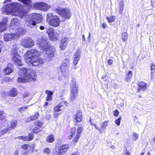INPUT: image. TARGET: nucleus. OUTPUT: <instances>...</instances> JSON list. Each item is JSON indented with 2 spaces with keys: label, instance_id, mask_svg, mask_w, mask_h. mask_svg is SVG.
<instances>
[{
  "label": "nucleus",
  "instance_id": "1",
  "mask_svg": "<svg viewBox=\"0 0 155 155\" xmlns=\"http://www.w3.org/2000/svg\"><path fill=\"white\" fill-rule=\"evenodd\" d=\"M25 55L26 58L29 59V63L32 66H36L44 63L43 59L40 57L41 52L38 50L33 49H29Z\"/></svg>",
  "mask_w": 155,
  "mask_h": 155
},
{
  "label": "nucleus",
  "instance_id": "2",
  "mask_svg": "<svg viewBox=\"0 0 155 155\" xmlns=\"http://www.w3.org/2000/svg\"><path fill=\"white\" fill-rule=\"evenodd\" d=\"M19 75L23 77H19L17 81L19 83H26L32 81H35L36 74L32 70L27 69L26 68L21 69Z\"/></svg>",
  "mask_w": 155,
  "mask_h": 155
},
{
  "label": "nucleus",
  "instance_id": "3",
  "mask_svg": "<svg viewBox=\"0 0 155 155\" xmlns=\"http://www.w3.org/2000/svg\"><path fill=\"white\" fill-rule=\"evenodd\" d=\"M83 130V127L82 126H78L77 129L75 127L71 128L70 131V134L68 137V139L71 140L76 134L72 140V142L76 144L78 141Z\"/></svg>",
  "mask_w": 155,
  "mask_h": 155
},
{
  "label": "nucleus",
  "instance_id": "4",
  "mask_svg": "<svg viewBox=\"0 0 155 155\" xmlns=\"http://www.w3.org/2000/svg\"><path fill=\"white\" fill-rule=\"evenodd\" d=\"M19 47L17 45H14L12 46L10 52L11 55L12 56L11 61L15 64L17 65L21 66L22 64L21 61V56L18 53V50L19 49Z\"/></svg>",
  "mask_w": 155,
  "mask_h": 155
},
{
  "label": "nucleus",
  "instance_id": "5",
  "mask_svg": "<svg viewBox=\"0 0 155 155\" xmlns=\"http://www.w3.org/2000/svg\"><path fill=\"white\" fill-rule=\"evenodd\" d=\"M35 127L32 129V132L28 133V136H26V141H30L33 139L34 134L39 133L42 130L44 123L40 120H36L34 122Z\"/></svg>",
  "mask_w": 155,
  "mask_h": 155
},
{
  "label": "nucleus",
  "instance_id": "6",
  "mask_svg": "<svg viewBox=\"0 0 155 155\" xmlns=\"http://www.w3.org/2000/svg\"><path fill=\"white\" fill-rule=\"evenodd\" d=\"M68 103L66 101L61 100L58 105L55 106L53 108V117L57 118L59 116V111H63L65 109L66 107L68 106Z\"/></svg>",
  "mask_w": 155,
  "mask_h": 155
},
{
  "label": "nucleus",
  "instance_id": "7",
  "mask_svg": "<svg viewBox=\"0 0 155 155\" xmlns=\"http://www.w3.org/2000/svg\"><path fill=\"white\" fill-rule=\"evenodd\" d=\"M46 21L50 25L57 27L59 25L60 20L57 15H54L52 13H49L46 15Z\"/></svg>",
  "mask_w": 155,
  "mask_h": 155
},
{
  "label": "nucleus",
  "instance_id": "8",
  "mask_svg": "<svg viewBox=\"0 0 155 155\" xmlns=\"http://www.w3.org/2000/svg\"><path fill=\"white\" fill-rule=\"evenodd\" d=\"M54 11L65 19H69L71 16L70 10L66 8L58 7L54 9Z\"/></svg>",
  "mask_w": 155,
  "mask_h": 155
},
{
  "label": "nucleus",
  "instance_id": "9",
  "mask_svg": "<svg viewBox=\"0 0 155 155\" xmlns=\"http://www.w3.org/2000/svg\"><path fill=\"white\" fill-rule=\"evenodd\" d=\"M43 17L39 14L36 13H32L30 19L28 21V23L31 25L35 26L37 24H39L43 21Z\"/></svg>",
  "mask_w": 155,
  "mask_h": 155
},
{
  "label": "nucleus",
  "instance_id": "10",
  "mask_svg": "<svg viewBox=\"0 0 155 155\" xmlns=\"http://www.w3.org/2000/svg\"><path fill=\"white\" fill-rule=\"evenodd\" d=\"M90 121L91 125L94 126L100 133H103L106 129L109 122V121L105 120L102 123H99L97 124L93 121V120L91 119V118H90Z\"/></svg>",
  "mask_w": 155,
  "mask_h": 155
},
{
  "label": "nucleus",
  "instance_id": "11",
  "mask_svg": "<svg viewBox=\"0 0 155 155\" xmlns=\"http://www.w3.org/2000/svg\"><path fill=\"white\" fill-rule=\"evenodd\" d=\"M71 98L72 100H74L77 98L78 94V88L76 81L73 79L71 81Z\"/></svg>",
  "mask_w": 155,
  "mask_h": 155
},
{
  "label": "nucleus",
  "instance_id": "12",
  "mask_svg": "<svg viewBox=\"0 0 155 155\" xmlns=\"http://www.w3.org/2000/svg\"><path fill=\"white\" fill-rule=\"evenodd\" d=\"M69 147L68 144H63L59 147L58 150H53L52 155H63L68 152Z\"/></svg>",
  "mask_w": 155,
  "mask_h": 155
},
{
  "label": "nucleus",
  "instance_id": "13",
  "mask_svg": "<svg viewBox=\"0 0 155 155\" xmlns=\"http://www.w3.org/2000/svg\"><path fill=\"white\" fill-rule=\"evenodd\" d=\"M49 39L52 41H56L58 40L59 34L55 33L54 29L52 27L48 28L46 31Z\"/></svg>",
  "mask_w": 155,
  "mask_h": 155
},
{
  "label": "nucleus",
  "instance_id": "14",
  "mask_svg": "<svg viewBox=\"0 0 155 155\" xmlns=\"http://www.w3.org/2000/svg\"><path fill=\"white\" fill-rule=\"evenodd\" d=\"M21 44L25 48H32L34 45L35 42L31 38L27 37L22 39Z\"/></svg>",
  "mask_w": 155,
  "mask_h": 155
},
{
  "label": "nucleus",
  "instance_id": "15",
  "mask_svg": "<svg viewBox=\"0 0 155 155\" xmlns=\"http://www.w3.org/2000/svg\"><path fill=\"white\" fill-rule=\"evenodd\" d=\"M34 6L36 9L44 11H47L51 8L50 6L43 2H36L34 4Z\"/></svg>",
  "mask_w": 155,
  "mask_h": 155
},
{
  "label": "nucleus",
  "instance_id": "16",
  "mask_svg": "<svg viewBox=\"0 0 155 155\" xmlns=\"http://www.w3.org/2000/svg\"><path fill=\"white\" fill-rule=\"evenodd\" d=\"M29 147L31 148V152H33L34 150V146H31V145H28L26 143H25L22 145L20 148L22 149L21 151V155H28V153L30 152L29 151L27 150Z\"/></svg>",
  "mask_w": 155,
  "mask_h": 155
},
{
  "label": "nucleus",
  "instance_id": "17",
  "mask_svg": "<svg viewBox=\"0 0 155 155\" xmlns=\"http://www.w3.org/2000/svg\"><path fill=\"white\" fill-rule=\"evenodd\" d=\"M138 87L137 88V92L139 93L141 91H145L148 87V85L147 83L143 81H139L137 84Z\"/></svg>",
  "mask_w": 155,
  "mask_h": 155
},
{
  "label": "nucleus",
  "instance_id": "18",
  "mask_svg": "<svg viewBox=\"0 0 155 155\" xmlns=\"http://www.w3.org/2000/svg\"><path fill=\"white\" fill-rule=\"evenodd\" d=\"M48 48L46 50V54L47 58L48 59H51L54 56V53L55 49L52 46H48Z\"/></svg>",
  "mask_w": 155,
  "mask_h": 155
},
{
  "label": "nucleus",
  "instance_id": "19",
  "mask_svg": "<svg viewBox=\"0 0 155 155\" xmlns=\"http://www.w3.org/2000/svg\"><path fill=\"white\" fill-rule=\"evenodd\" d=\"M69 38L63 37L60 40V43L59 45V47L62 50L64 49L68 42Z\"/></svg>",
  "mask_w": 155,
  "mask_h": 155
},
{
  "label": "nucleus",
  "instance_id": "20",
  "mask_svg": "<svg viewBox=\"0 0 155 155\" xmlns=\"http://www.w3.org/2000/svg\"><path fill=\"white\" fill-rule=\"evenodd\" d=\"M40 114L38 112L34 113L33 115H31L30 117H27L25 120L26 123H29L37 119L39 117Z\"/></svg>",
  "mask_w": 155,
  "mask_h": 155
},
{
  "label": "nucleus",
  "instance_id": "21",
  "mask_svg": "<svg viewBox=\"0 0 155 155\" xmlns=\"http://www.w3.org/2000/svg\"><path fill=\"white\" fill-rule=\"evenodd\" d=\"M11 3L6 5L3 6L2 8V11L7 14H9L12 13Z\"/></svg>",
  "mask_w": 155,
  "mask_h": 155
},
{
  "label": "nucleus",
  "instance_id": "22",
  "mask_svg": "<svg viewBox=\"0 0 155 155\" xmlns=\"http://www.w3.org/2000/svg\"><path fill=\"white\" fill-rule=\"evenodd\" d=\"M83 118V114L82 112L80 110H77L74 118L75 122L77 123H80L82 120Z\"/></svg>",
  "mask_w": 155,
  "mask_h": 155
},
{
  "label": "nucleus",
  "instance_id": "23",
  "mask_svg": "<svg viewBox=\"0 0 155 155\" xmlns=\"http://www.w3.org/2000/svg\"><path fill=\"white\" fill-rule=\"evenodd\" d=\"M70 60L68 59H65L64 61L63 62L60 67L61 71L64 72L67 69L68 66L69 64Z\"/></svg>",
  "mask_w": 155,
  "mask_h": 155
},
{
  "label": "nucleus",
  "instance_id": "24",
  "mask_svg": "<svg viewBox=\"0 0 155 155\" xmlns=\"http://www.w3.org/2000/svg\"><path fill=\"white\" fill-rule=\"evenodd\" d=\"M12 13H15L18 11L20 9L21 5L17 2L11 3Z\"/></svg>",
  "mask_w": 155,
  "mask_h": 155
},
{
  "label": "nucleus",
  "instance_id": "25",
  "mask_svg": "<svg viewBox=\"0 0 155 155\" xmlns=\"http://www.w3.org/2000/svg\"><path fill=\"white\" fill-rule=\"evenodd\" d=\"M4 111L3 110H0V125H4L7 123V120L6 117L3 115Z\"/></svg>",
  "mask_w": 155,
  "mask_h": 155
},
{
  "label": "nucleus",
  "instance_id": "26",
  "mask_svg": "<svg viewBox=\"0 0 155 155\" xmlns=\"http://www.w3.org/2000/svg\"><path fill=\"white\" fill-rule=\"evenodd\" d=\"M17 121L16 120H12L9 123L8 125V127L10 130L15 129L17 125Z\"/></svg>",
  "mask_w": 155,
  "mask_h": 155
},
{
  "label": "nucleus",
  "instance_id": "27",
  "mask_svg": "<svg viewBox=\"0 0 155 155\" xmlns=\"http://www.w3.org/2000/svg\"><path fill=\"white\" fill-rule=\"evenodd\" d=\"M15 35L12 33H7L4 35L3 38L5 41H11L15 38Z\"/></svg>",
  "mask_w": 155,
  "mask_h": 155
},
{
  "label": "nucleus",
  "instance_id": "28",
  "mask_svg": "<svg viewBox=\"0 0 155 155\" xmlns=\"http://www.w3.org/2000/svg\"><path fill=\"white\" fill-rule=\"evenodd\" d=\"M54 91L46 90L45 91V93L47 94L46 98V101H51L52 100V96L53 94Z\"/></svg>",
  "mask_w": 155,
  "mask_h": 155
},
{
  "label": "nucleus",
  "instance_id": "29",
  "mask_svg": "<svg viewBox=\"0 0 155 155\" xmlns=\"http://www.w3.org/2000/svg\"><path fill=\"white\" fill-rule=\"evenodd\" d=\"M18 94L17 90L15 88H12L9 91L8 95L12 97H15Z\"/></svg>",
  "mask_w": 155,
  "mask_h": 155
},
{
  "label": "nucleus",
  "instance_id": "30",
  "mask_svg": "<svg viewBox=\"0 0 155 155\" xmlns=\"http://www.w3.org/2000/svg\"><path fill=\"white\" fill-rule=\"evenodd\" d=\"M80 54V51L79 50L77 51L75 54L74 57L73 62L74 65V66H76L78 64L79 60Z\"/></svg>",
  "mask_w": 155,
  "mask_h": 155
},
{
  "label": "nucleus",
  "instance_id": "31",
  "mask_svg": "<svg viewBox=\"0 0 155 155\" xmlns=\"http://www.w3.org/2000/svg\"><path fill=\"white\" fill-rule=\"evenodd\" d=\"M55 139L54 136L53 134H50L48 135L47 137L46 141L48 143H51L53 142L54 141Z\"/></svg>",
  "mask_w": 155,
  "mask_h": 155
},
{
  "label": "nucleus",
  "instance_id": "32",
  "mask_svg": "<svg viewBox=\"0 0 155 155\" xmlns=\"http://www.w3.org/2000/svg\"><path fill=\"white\" fill-rule=\"evenodd\" d=\"M133 75V72L131 71H129L128 72L126 73L125 75V80L127 81H130L132 78Z\"/></svg>",
  "mask_w": 155,
  "mask_h": 155
},
{
  "label": "nucleus",
  "instance_id": "33",
  "mask_svg": "<svg viewBox=\"0 0 155 155\" xmlns=\"http://www.w3.org/2000/svg\"><path fill=\"white\" fill-rule=\"evenodd\" d=\"M18 14L20 18H22L27 15V12L25 10L21 9L18 12Z\"/></svg>",
  "mask_w": 155,
  "mask_h": 155
},
{
  "label": "nucleus",
  "instance_id": "34",
  "mask_svg": "<svg viewBox=\"0 0 155 155\" xmlns=\"http://www.w3.org/2000/svg\"><path fill=\"white\" fill-rule=\"evenodd\" d=\"M3 71L5 74L8 75L11 74L13 70L11 68H10L8 65L6 68L3 70Z\"/></svg>",
  "mask_w": 155,
  "mask_h": 155
},
{
  "label": "nucleus",
  "instance_id": "35",
  "mask_svg": "<svg viewBox=\"0 0 155 155\" xmlns=\"http://www.w3.org/2000/svg\"><path fill=\"white\" fill-rule=\"evenodd\" d=\"M6 22H2L0 23V31H1L5 30L6 29Z\"/></svg>",
  "mask_w": 155,
  "mask_h": 155
},
{
  "label": "nucleus",
  "instance_id": "36",
  "mask_svg": "<svg viewBox=\"0 0 155 155\" xmlns=\"http://www.w3.org/2000/svg\"><path fill=\"white\" fill-rule=\"evenodd\" d=\"M11 25L12 26H16V25L18 26V19L17 18H14L12 19L11 21Z\"/></svg>",
  "mask_w": 155,
  "mask_h": 155
},
{
  "label": "nucleus",
  "instance_id": "37",
  "mask_svg": "<svg viewBox=\"0 0 155 155\" xmlns=\"http://www.w3.org/2000/svg\"><path fill=\"white\" fill-rule=\"evenodd\" d=\"M119 13L121 14L123 12L124 9V1H123L120 2L119 4Z\"/></svg>",
  "mask_w": 155,
  "mask_h": 155
},
{
  "label": "nucleus",
  "instance_id": "38",
  "mask_svg": "<svg viewBox=\"0 0 155 155\" xmlns=\"http://www.w3.org/2000/svg\"><path fill=\"white\" fill-rule=\"evenodd\" d=\"M121 37L123 41H126L128 38V34L126 32H124L122 33Z\"/></svg>",
  "mask_w": 155,
  "mask_h": 155
},
{
  "label": "nucleus",
  "instance_id": "39",
  "mask_svg": "<svg viewBox=\"0 0 155 155\" xmlns=\"http://www.w3.org/2000/svg\"><path fill=\"white\" fill-rule=\"evenodd\" d=\"M19 1L22 2L24 4L27 5H31V0H18Z\"/></svg>",
  "mask_w": 155,
  "mask_h": 155
},
{
  "label": "nucleus",
  "instance_id": "40",
  "mask_svg": "<svg viewBox=\"0 0 155 155\" xmlns=\"http://www.w3.org/2000/svg\"><path fill=\"white\" fill-rule=\"evenodd\" d=\"M115 16L113 15L110 17L107 16L106 18L108 23H110L115 21Z\"/></svg>",
  "mask_w": 155,
  "mask_h": 155
},
{
  "label": "nucleus",
  "instance_id": "41",
  "mask_svg": "<svg viewBox=\"0 0 155 155\" xmlns=\"http://www.w3.org/2000/svg\"><path fill=\"white\" fill-rule=\"evenodd\" d=\"M9 131H10V130L8 127L3 128L0 131V135H1L4 134Z\"/></svg>",
  "mask_w": 155,
  "mask_h": 155
},
{
  "label": "nucleus",
  "instance_id": "42",
  "mask_svg": "<svg viewBox=\"0 0 155 155\" xmlns=\"http://www.w3.org/2000/svg\"><path fill=\"white\" fill-rule=\"evenodd\" d=\"M150 70L151 75H153V73L155 72V65L153 63H152L150 65Z\"/></svg>",
  "mask_w": 155,
  "mask_h": 155
},
{
  "label": "nucleus",
  "instance_id": "43",
  "mask_svg": "<svg viewBox=\"0 0 155 155\" xmlns=\"http://www.w3.org/2000/svg\"><path fill=\"white\" fill-rule=\"evenodd\" d=\"M51 152V150L49 148H45L43 150V152L46 153L47 154H49Z\"/></svg>",
  "mask_w": 155,
  "mask_h": 155
},
{
  "label": "nucleus",
  "instance_id": "44",
  "mask_svg": "<svg viewBox=\"0 0 155 155\" xmlns=\"http://www.w3.org/2000/svg\"><path fill=\"white\" fill-rule=\"evenodd\" d=\"M138 134L135 132L133 133V140L134 141H136L138 139Z\"/></svg>",
  "mask_w": 155,
  "mask_h": 155
},
{
  "label": "nucleus",
  "instance_id": "45",
  "mask_svg": "<svg viewBox=\"0 0 155 155\" xmlns=\"http://www.w3.org/2000/svg\"><path fill=\"white\" fill-rule=\"evenodd\" d=\"M121 119V117H120L118 118L115 120V123L117 126H119L120 125Z\"/></svg>",
  "mask_w": 155,
  "mask_h": 155
},
{
  "label": "nucleus",
  "instance_id": "46",
  "mask_svg": "<svg viewBox=\"0 0 155 155\" xmlns=\"http://www.w3.org/2000/svg\"><path fill=\"white\" fill-rule=\"evenodd\" d=\"M29 106H27L26 107H21L18 110V111L20 112H21L24 111Z\"/></svg>",
  "mask_w": 155,
  "mask_h": 155
},
{
  "label": "nucleus",
  "instance_id": "47",
  "mask_svg": "<svg viewBox=\"0 0 155 155\" xmlns=\"http://www.w3.org/2000/svg\"><path fill=\"white\" fill-rule=\"evenodd\" d=\"M123 155H131V151L130 152L127 150V147H125V152H124Z\"/></svg>",
  "mask_w": 155,
  "mask_h": 155
},
{
  "label": "nucleus",
  "instance_id": "48",
  "mask_svg": "<svg viewBox=\"0 0 155 155\" xmlns=\"http://www.w3.org/2000/svg\"><path fill=\"white\" fill-rule=\"evenodd\" d=\"M119 112L117 110H116L113 111L114 115L115 117H117L119 114Z\"/></svg>",
  "mask_w": 155,
  "mask_h": 155
},
{
  "label": "nucleus",
  "instance_id": "49",
  "mask_svg": "<svg viewBox=\"0 0 155 155\" xmlns=\"http://www.w3.org/2000/svg\"><path fill=\"white\" fill-rule=\"evenodd\" d=\"M18 139L23 140L26 141V136H21L18 137Z\"/></svg>",
  "mask_w": 155,
  "mask_h": 155
},
{
  "label": "nucleus",
  "instance_id": "50",
  "mask_svg": "<svg viewBox=\"0 0 155 155\" xmlns=\"http://www.w3.org/2000/svg\"><path fill=\"white\" fill-rule=\"evenodd\" d=\"M29 93L27 92H26L25 93H23L22 95V97L24 98L28 97L29 96Z\"/></svg>",
  "mask_w": 155,
  "mask_h": 155
},
{
  "label": "nucleus",
  "instance_id": "51",
  "mask_svg": "<svg viewBox=\"0 0 155 155\" xmlns=\"http://www.w3.org/2000/svg\"><path fill=\"white\" fill-rule=\"evenodd\" d=\"M107 63L109 65H110L112 64L113 63V61L112 59H108L107 60Z\"/></svg>",
  "mask_w": 155,
  "mask_h": 155
},
{
  "label": "nucleus",
  "instance_id": "52",
  "mask_svg": "<svg viewBox=\"0 0 155 155\" xmlns=\"http://www.w3.org/2000/svg\"><path fill=\"white\" fill-rule=\"evenodd\" d=\"M101 26L102 27V28H106V27H107V26L106 25V24L105 23H102Z\"/></svg>",
  "mask_w": 155,
  "mask_h": 155
},
{
  "label": "nucleus",
  "instance_id": "53",
  "mask_svg": "<svg viewBox=\"0 0 155 155\" xmlns=\"http://www.w3.org/2000/svg\"><path fill=\"white\" fill-rule=\"evenodd\" d=\"M79 153L78 151L74 152L71 155H79Z\"/></svg>",
  "mask_w": 155,
  "mask_h": 155
},
{
  "label": "nucleus",
  "instance_id": "54",
  "mask_svg": "<svg viewBox=\"0 0 155 155\" xmlns=\"http://www.w3.org/2000/svg\"><path fill=\"white\" fill-rule=\"evenodd\" d=\"M4 44L3 41L0 40V47L1 48Z\"/></svg>",
  "mask_w": 155,
  "mask_h": 155
},
{
  "label": "nucleus",
  "instance_id": "55",
  "mask_svg": "<svg viewBox=\"0 0 155 155\" xmlns=\"http://www.w3.org/2000/svg\"><path fill=\"white\" fill-rule=\"evenodd\" d=\"M39 28L41 30H43L44 29L45 27L44 26L41 25L40 26Z\"/></svg>",
  "mask_w": 155,
  "mask_h": 155
},
{
  "label": "nucleus",
  "instance_id": "56",
  "mask_svg": "<svg viewBox=\"0 0 155 155\" xmlns=\"http://www.w3.org/2000/svg\"><path fill=\"white\" fill-rule=\"evenodd\" d=\"M48 102H45L44 105V107H46L48 105Z\"/></svg>",
  "mask_w": 155,
  "mask_h": 155
},
{
  "label": "nucleus",
  "instance_id": "57",
  "mask_svg": "<svg viewBox=\"0 0 155 155\" xmlns=\"http://www.w3.org/2000/svg\"><path fill=\"white\" fill-rule=\"evenodd\" d=\"M19 151L18 150H16L15 153V155H18Z\"/></svg>",
  "mask_w": 155,
  "mask_h": 155
},
{
  "label": "nucleus",
  "instance_id": "58",
  "mask_svg": "<svg viewBox=\"0 0 155 155\" xmlns=\"http://www.w3.org/2000/svg\"><path fill=\"white\" fill-rule=\"evenodd\" d=\"M12 0H6L4 1V3H5L6 2H10Z\"/></svg>",
  "mask_w": 155,
  "mask_h": 155
},
{
  "label": "nucleus",
  "instance_id": "59",
  "mask_svg": "<svg viewBox=\"0 0 155 155\" xmlns=\"http://www.w3.org/2000/svg\"><path fill=\"white\" fill-rule=\"evenodd\" d=\"M87 39L88 40H89L90 41V33L89 34V36H88L87 38Z\"/></svg>",
  "mask_w": 155,
  "mask_h": 155
},
{
  "label": "nucleus",
  "instance_id": "60",
  "mask_svg": "<svg viewBox=\"0 0 155 155\" xmlns=\"http://www.w3.org/2000/svg\"><path fill=\"white\" fill-rule=\"evenodd\" d=\"M144 152H143V151H142L141 153H140V155H144Z\"/></svg>",
  "mask_w": 155,
  "mask_h": 155
},
{
  "label": "nucleus",
  "instance_id": "61",
  "mask_svg": "<svg viewBox=\"0 0 155 155\" xmlns=\"http://www.w3.org/2000/svg\"><path fill=\"white\" fill-rule=\"evenodd\" d=\"M147 155H151L150 152L149 151L147 152Z\"/></svg>",
  "mask_w": 155,
  "mask_h": 155
},
{
  "label": "nucleus",
  "instance_id": "62",
  "mask_svg": "<svg viewBox=\"0 0 155 155\" xmlns=\"http://www.w3.org/2000/svg\"><path fill=\"white\" fill-rule=\"evenodd\" d=\"M2 65L0 64V72L1 71H2Z\"/></svg>",
  "mask_w": 155,
  "mask_h": 155
},
{
  "label": "nucleus",
  "instance_id": "63",
  "mask_svg": "<svg viewBox=\"0 0 155 155\" xmlns=\"http://www.w3.org/2000/svg\"><path fill=\"white\" fill-rule=\"evenodd\" d=\"M82 37H83V40L84 41L85 40V37H84V35H82Z\"/></svg>",
  "mask_w": 155,
  "mask_h": 155
},
{
  "label": "nucleus",
  "instance_id": "64",
  "mask_svg": "<svg viewBox=\"0 0 155 155\" xmlns=\"http://www.w3.org/2000/svg\"><path fill=\"white\" fill-rule=\"evenodd\" d=\"M153 142L155 143V137L153 138Z\"/></svg>",
  "mask_w": 155,
  "mask_h": 155
}]
</instances>
